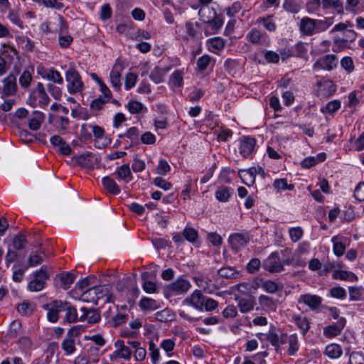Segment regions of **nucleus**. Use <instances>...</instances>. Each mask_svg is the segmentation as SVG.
<instances>
[{
    "mask_svg": "<svg viewBox=\"0 0 364 364\" xmlns=\"http://www.w3.org/2000/svg\"><path fill=\"white\" fill-rule=\"evenodd\" d=\"M342 352L341 347L336 343L327 346L325 349V354L333 359L339 358L342 355Z\"/></svg>",
    "mask_w": 364,
    "mask_h": 364,
    "instance_id": "obj_37",
    "label": "nucleus"
},
{
    "mask_svg": "<svg viewBox=\"0 0 364 364\" xmlns=\"http://www.w3.org/2000/svg\"><path fill=\"white\" fill-rule=\"evenodd\" d=\"M49 102L50 98L41 82L37 84L36 87L32 91L27 101L28 104L32 107H36L38 105L41 107H45Z\"/></svg>",
    "mask_w": 364,
    "mask_h": 364,
    "instance_id": "obj_1",
    "label": "nucleus"
},
{
    "mask_svg": "<svg viewBox=\"0 0 364 364\" xmlns=\"http://www.w3.org/2000/svg\"><path fill=\"white\" fill-rule=\"evenodd\" d=\"M345 324V318H340L336 324L330 325L323 328V335L326 338L336 336L341 333Z\"/></svg>",
    "mask_w": 364,
    "mask_h": 364,
    "instance_id": "obj_15",
    "label": "nucleus"
},
{
    "mask_svg": "<svg viewBox=\"0 0 364 364\" xmlns=\"http://www.w3.org/2000/svg\"><path fill=\"white\" fill-rule=\"evenodd\" d=\"M103 187L111 194L118 195L120 193V188L110 176L103 177L102 179Z\"/></svg>",
    "mask_w": 364,
    "mask_h": 364,
    "instance_id": "obj_21",
    "label": "nucleus"
},
{
    "mask_svg": "<svg viewBox=\"0 0 364 364\" xmlns=\"http://www.w3.org/2000/svg\"><path fill=\"white\" fill-rule=\"evenodd\" d=\"M63 308H62V311H65L64 321L68 322L69 323H72L77 321V313L75 307L72 306L70 303L67 301H63Z\"/></svg>",
    "mask_w": 364,
    "mask_h": 364,
    "instance_id": "obj_19",
    "label": "nucleus"
},
{
    "mask_svg": "<svg viewBox=\"0 0 364 364\" xmlns=\"http://www.w3.org/2000/svg\"><path fill=\"white\" fill-rule=\"evenodd\" d=\"M258 299L259 303L262 308L273 311H276L277 308V304L273 298L266 295H260Z\"/></svg>",
    "mask_w": 364,
    "mask_h": 364,
    "instance_id": "obj_29",
    "label": "nucleus"
},
{
    "mask_svg": "<svg viewBox=\"0 0 364 364\" xmlns=\"http://www.w3.org/2000/svg\"><path fill=\"white\" fill-rule=\"evenodd\" d=\"M27 243V240L24 235L18 233L14 236L12 239V245L15 250H23Z\"/></svg>",
    "mask_w": 364,
    "mask_h": 364,
    "instance_id": "obj_43",
    "label": "nucleus"
},
{
    "mask_svg": "<svg viewBox=\"0 0 364 364\" xmlns=\"http://www.w3.org/2000/svg\"><path fill=\"white\" fill-rule=\"evenodd\" d=\"M261 287L267 292L274 294L277 292L282 287L279 286V283L273 280H265L263 281Z\"/></svg>",
    "mask_w": 364,
    "mask_h": 364,
    "instance_id": "obj_45",
    "label": "nucleus"
},
{
    "mask_svg": "<svg viewBox=\"0 0 364 364\" xmlns=\"http://www.w3.org/2000/svg\"><path fill=\"white\" fill-rule=\"evenodd\" d=\"M218 274L223 278L232 279L240 276V272L232 267H224L218 270Z\"/></svg>",
    "mask_w": 364,
    "mask_h": 364,
    "instance_id": "obj_44",
    "label": "nucleus"
},
{
    "mask_svg": "<svg viewBox=\"0 0 364 364\" xmlns=\"http://www.w3.org/2000/svg\"><path fill=\"white\" fill-rule=\"evenodd\" d=\"M63 301L54 300L43 305V309L47 311V318L50 322L56 323L59 318V313L63 311Z\"/></svg>",
    "mask_w": 364,
    "mask_h": 364,
    "instance_id": "obj_5",
    "label": "nucleus"
},
{
    "mask_svg": "<svg viewBox=\"0 0 364 364\" xmlns=\"http://www.w3.org/2000/svg\"><path fill=\"white\" fill-rule=\"evenodd\" d=\"M129 318L128 309L126 305L120 307L119 311L112 318L110 323L113 327H117L124 323Z\"/></svg>",
    "mask_w": 364,
    "mask_h": 364,
    "instance_id": "obj_18",
    "label": "nucleus"
},
{
    "mask_svg": "<svg viewBox=\"0 0 364 364\" xmlns=\"http://www.w3.org/2000/svg\"><path fill=\"white\" fill-rule=\"evenodd\" d=\"M206 24L213 31V33H215L222 27L223 21L216 14L215 17L212 18L210 21L207 22Z\"/></svg>",
    "mask_w": 364,
    "mask_h": 364,
    "instance_id": "obj_59",
    "label": "nucleus"
},
{
    "mask_svg": "<svg viewBox=\"0 0 364 364\" xmlns=\"http://www.w3.org/2000/svg\"><path fill=\"white\" fill-rule=\"evenodd\" d=\"M261 266L260 260L257 258L252 259L247 265V270L251 274H255L258 272Z\"/></svg>",
    "mask_w": 364,
    "mask_h": 364,
    "instance_id": "obj_62",
    "label": "nucleus"
},
{
    "mask_svg": "<svg viewBox=\"0 0 364 364\" xmlns=\"http://www.w3.org/2000/svg\"><path fill=\"white\" fill-rule=\"evenodd\" d=\"M266 34L260 31L252 28L247 34L249 41L254 44H261L264 41Z\"/></svg>",
    "mask_w": 364,
    "mask_h": 364,
    "instance_id": "obj_31",
    "label": "nucleus"
},
{
    "mask_svg": "<svg viewBox=\"0 0 364 364\" xmlns=\"http://www.w3.org/2000/svg\"><path fill=\"white\" fill-rule=\"evenodd\" d=\"M168 69H163L159 67H156L153 69L150 74V79L153 80L156 84H159L164 80V77Z\"/></svg>",
    "mask_w": 364,
    "mask_h": 364,
    "instance_id": "obj_40",
    "label": "nucleus"
},
{
    "mask_svg": "<svg viewBox=\"0 0 364 364\" xmlns=\"http://www.w3.org/2000/svg\"><path fill=\"white\" fill-rule=\"evenodd\" d=\"M316 33L326 31L334 23V17H326L323 19H316Z\"/></svg>",
    "mask_w": 364,
    "mask_h": 364,
    "instance_id": "obj_34",
    "label": "nucleus"
},
{
    "mask_svg": "<svg viewBox=\"0 0 364 364\" xmlns=\"http://www.w3.org/2000/svg\"><path fill=\"white\" fill-rule=\"evenodd\" d=\"M354 196L358 201H364V182L358 183L356 186Z\"/></svg>",
    "mask_w": 364,
    "mask_h": 364,
    "instance_id": "obj_64",
    "label": "nucleus"
},
{
    "mask_svg": "<svg viewBox=\"0 0 364 364\" xmlns=\"http://www.w3.org/2000/svg\"><path fill=\"white\" fill-rule=\"evenodd\" d=\"M333 277L335 279L355 281L358 279L357 276L352 272L346 270H336L333 274Z\"/></svg>",
    "mask_w": 364,
    "mask_h": 364,
    "instance_id": "obj_35",
    "label": "nucleus"
},
{
    "mask_svg": "<svg viewBox=\"0 0 364 364\" xmlns=\"http://www.w3.org/2000/svg\"><path fill=\"white\" fill-rule=\"evenodd\" d=\"M198 15L200 20L206 23L210 21L212 18L215 17L216 12L214 9L208 6H203L198 11Z\"/></svg>",
    "mask_w": 364,
    "mask_h": 364,
    "instance_id": "obj_24",
    "label": "nucleus"
},
{
    "mask_svg": "<svg viewBox=\"0 0 364 364\" xmlns=\"http://www.w3.org/2000/svg\"><path fill=\"white\" fill-rule=\"evenodd\" d=\"M289 264L287 262L282 263L279 255L277 252H274L263 261L262 266L267 271L274 273L279 272L284 269L283 264Z\"/></svg>",
    "mask_w": 364,
    "mask_h": 364,
    "instance_id": "obj_4",
    "label": "nucleus"
},
{
    "mask_svg": "<svg viewBox=\"0 0 364 364\" xmlns=\"http://www.w3.org/2000/svg\"><path fill=\"white\" fill-rule=\"evenodd\" d=\"M49 278L48 273L41 269L34 274V279L31 280L28 285V288L31 291H39L42 290L46 284V280Z\"/></svg>",
    "mask_w": 364,
    "mask_h": 364,
    "instance_id": "obj_6",
    "label": "nucleus"
},
{
    "mask_svg": "<svg viewBox=\"0 0 364 364\" xmlns=\"http://www.w3.org/2000/svg\"><path fill=\"white\" fill-rule=\"evenodd\" d=\"M239 176L242 182L248 186H252L255 182L256 170L255 167H251L248 169L240 170Z\"/></svg>",
    "mask_w": 364,
    "mask_h": 364,
    "instance_id": "obj_17",
    "label": "nucleus"
},
{
    "mask_svg": "<svg viewBox=\"0 0 364 364\" xmlns=\"http://www.w3.org/2000/svg\"><path fill=\"white\" fill-rule=\"evenodd\" d=\"M293 321L297 327L301 331L302 334L306 335L310 328L309 320L306 316L295 315L293 316Z\"/></svg>",
    "mask_w": 364,
    "mask_h": 364,
    "instance_id": "obj_27",
    "label": "nucleus"
},
{
    "mask_svg": "<svg viewBox=\"0 0 364 364\" xmlns=\"http://www.w3.org/2000/svg\"><path fill=\"white\" fill-rule=\"evenodd\" d=\"M230 188L226 186H220L215 192V197L220 202H227L231 195Z\"/></svg>",
    "mask_w": 364,
    "mask_h": 364,
    "instance_id": "obj_41",
    "label": "nucleus"
},
{
    "mask_svg": "<svg viewBox=\"0 0 364 364\" xmlns=\"http://www.w3.org/2000/svg\"><path fill=\"white\" fill-rule=\"evenodd\" d=\"M32 80V75L28 70H24L19 77L20 85L23 88L29 87Z\"/></svg>",
    "mask_w": 364,
    "mask_h": 364,
    "instance_id": "obj_57",
    "label": "nucleus"
},
{
    "mask_svg": "<svg viewBox=\"0 0 364 364\" xmlns=\"http://www.w3.org/2000/svg\"><path fill=\"white\" fill-rule=\"evenodd\" d=\"M61 285L64 289L70 288V285L74 282L75 276L70 272L63 273L60 276Z\"/></svg>",
    "mask_w": 364,
    "mask_h": 364,
    "instance_id": "obj_48",
    "label": "nucleus"
},
{
    "mask_svg": "<svg viewBox=\"0 0 364 364\" xmlns=\"http://www.w3.org/2000/svg\"><path fill=\"white\" fill-rule=\"evenodd\" d=\"M322 6L324 9H333L339 14H343V6L340 0H322Z\"/></svg>",
    "mask_w": 364,
    "mask_h": 364,
    "instance_id": "obj_36",
    "label": "nucleus"
},
{
    "mask_svg": "<svg viewBox=\"0 0 364 364\" xmlns=\"http://www.w3.org/2000/svg\"><path fill=\"white\" fill-rule=\"evenodd\" d=\"M139 306L143 311H154L161 307L159 302L149 297H142Z\"/></svg>",
    "mask_w": 364,
    "mask_h": 364,
    "instance_id": "obj_20",
    "label": "nucleus"
},
{
    "mask_svg": "<svg viewBox=\"0 0 364 364\" xmlns=\"http://www.w3.org/2000/svg\"><path fill=\"white\" fill-rule=\"evenodd\" d=\"M127 107L132 114L140 113L144 108V105L138 101H130Z\"/></svg>",
    "mask_w": 364,
    "mask_h": 364,
    "instance_id": "obj_56",
    "label": "nucleus"
},
{
    "mask_svg": "<svg viewBox=\"0 0 364 364\" xmlns=\"http://www.w3.org/2000/svg\"><path fill=\"white\" fill-rule=\"evenodd\" d=\"M250 241L248 233H234L229 237V242L232 247L238 250L245 246Z\"/></svg>",
    "mask_w": 364,
    "mask_h": 364,
    "instance_id": "obj_14",
    "label": "nucleus"
},
{
    "mask_svg": "<svg viewBox=\"0 0 364 364\" xmlns=\"http://www.w3.org/2000/svg\"><path fill=\"white\" fill-rule=\"evenodd\" d=\"M255 303L253 297L241 298L238 300L237 306L242 313H247L253 309Z\"/></svg>",
    "mask_w": 364,
    "mask_h": 364,
    "instance_id": "obj_28",
    "label": "nucleus"
},
{
    "mask_svg": "<svg viewBox=\"0 0 364 364\" xmlns=\"http://www.w3.org/2000/svg\"><path fill=\"white\" fill-rule=\"evenodd\" d=\"M81 311L83 314L80 316V320L87 318L88 323H96L100 320V314L94 309H87L86 308H82Z\"/></svg>",
    "mask_w": 364,
    "mask_h": 364,
    "instance_id": "obj_26",
    "label": "nucleus"
},
{
    "mask_svg": "<svg viewBox=\"0 0 364 364\" xmlns=\"http://www.w3.org/2000/svg\"><path fill=\"white\" fill-rule=\"evenodd\" d=\"M120 77V70L117 69V65H114L110 72V82L113 88L117 91L121 89Z\"/></svg>",
    "mask_w": 364,
    "mask_h": 364,
    "instance_id": "obj_33",
    "label": "nucleus"
},
{
    "mask_svg": "<svg viewBox=\"0 0 364 364\" xmlns=\"http://www.w3.org/2000/svg\"><path fill=\"white\" fill-rule=\"evenodd\" d=\"M185 239L191 242H194L198 238V232L193 228H186L183 231Z\"/></svg>",
    "mask_w": 364,
    "mask_h": 364,
    "instance_id": "obj_54",
    "label": "nucleus"
},
{
    "mask_svg": "<svg viewBox=\"0 0 364 364\" xmlns=\"http://www.w3.org/2000/svg\"><path fill=\"white\" fill-rule=\"evenodd\" d=\"M240 153L244 158L250 157L254 151L256 140L250 136H242L240 141Z\"/></svg>",
    "mask_w": 364,
    "mask_h": 364,
    "instance_id": "obj_10",
    "label": "nucleus"
},
{
    "mask_svg": "<svg viewBox=\"0 0 364 364\" xmlns=\"http://www.w3.org/2000/svg\"><path fill=\"white\" fill-rule=\"evenodd\" d=\"M205 296L200 290H195L183 303L194 307L198 311L203 310Z\"/></svg>",
    "mask_w": 364,
    "mask_h": 364,
    "instance_id": "obj_11",
    "label": "nucleus"
},
{
    "mask_svg": "<svg viewBox=\"0 0 364 364\" xmlns=\"http://www.w3.org/2000/svg\"><path fill=\"white\" fill-rule=\"evenodd\" d=\"M74 329L71 328L62 342L61 347L66 355H71L75 351V343L73 337Z\"/></svg>",
    "mask_w": 364,
    "mask_h": 364,
    "instance_id": "obj_16",
    "label": "nucleus"
},
{
    "mask_svg": "<svg viewBox=\"0 0 364 364\" xmlns=\"http://www.w3.org/2000/svg\"><path fill=\"white\" fill-rule=\"evenodd\" d=\"M44 119V115L42 112H34L33 117L28 121L30 129L36 131L41 127V123Z\"/></svg>",
    "mask_w": 364,
    "mask_h": 364,
    "instance_id": "obj_32",
    "label": "nucleus"
},
{
    "mask_svg": "<svg viewBox=\"0 0 364 364\" xmlns=\"http://www.w3.org/2000/svg\"><path fill=\"white\" fill-rule=\"evenodd\" d=\"M346 39H341L340 38L334 39L335 44H339L344 42H352L355 40L357 37L356 33L352 29V28H349L346 30V31L343 33Z\"/></svg>",
    "mask_w": 364,
    "mask_h": 364,
    "instance_id": "obj_50",
    "label": "nucleus"
},
{
    "mask_svg": "<svg viewBox=\"0 0 364 364\" xmlns=\"http://www.w3.org/2000/svg\"><path fill=\"white\" fill-rule=\"evenodd\" d=\"M195 280L197 285L202 288L205 292L208 294L213 293V290L210 289L211 280L209 278L200 276L195 277Z\"/></svg>",
    "mask_w": 364,
    "mask_h": 364,
    "instance_id": "obj_46",
    "label": "nucleus"
},
{
    "mask_svg": "<svg viewBox=\"0 0 364 364\" xmlns=\"http://www.w3.org/2000/svg\"><path fill=\"white\" fill-rule=\"evenodd\" d=\"M316 19L304 17L300 21L299 29L303 35L311 36L316 33Z\"/></svg>",
    "mask_w": 364,
    "mask_h": 364,
    "instance_id": "obj_13",
    "label": "nucleus"
},
{
    "mask_svg": "<svg viewBox=\"0 0 364 364\" xmlns=\"http://www.w3.org/2000/svg\"><path fill=\"white\" fill-rule=\"evenodd\" d=\"M171 83L177 87H179L183 84V75L182 73L179 70L175 71L171 75L170 78Z\"/></svg>",
    "mask_w": 364,
    "mask_h": 364,
    "instance_id": "obj_61",
    "label": "nucleus"
},
{
    "mask_svg": "<svg viewBox=\"0 0 364 364\" xmlns=\"http://www.w3.org/2000/svg\"><path fill=\"white\" fill-rule=\"evenodd\" d=\"M273 186L278 191L294 189V185L288 184L286 178L276 179L273 183Z\"/></svg>",
    "mask_w": 364,
    "mask_h": 364,
    "instance_id": "obj_49",
    "label": "nucleus"
},
{
    "mask_svg": "<svg viewBox=\"0 0 364 364\" xmlns=\"http://www.w3.org/2000/svg\"><path fill=\"white\" fill-rule=\"evenodd\" d=\"M17 310L18 313L23 316H29L33 313L34 309L31 303L23 301L18 306Z\"/></svg>",
    "mask_w": 364,
    "mask_h": 364,
    "instance_id": "obj_52",
    "label": "nucleus"
},
{
    "mask_svg": "<svg viewBox=\"0 0 364 364\" xmlns=\"http://www.w3.org/2000/svg\"><path fill=\"white\" fill-rule=\"evenodd\" d=\"M319 84L321 87V92H323L324 96H330L336 90V87L331 80H325Z\"/></svg>",
    "mask_w": 364,
    "mask_h": 364,
    "instance_id": "obj_38",
    "label": "nucleus"
},
{
    "mask_svg": "<svg viewBox=\"0 0 364 364\" xmlns=\"http://www.w3.org/2000/svg\"><path fill=\"white\" fill-rule=\"evenodd\" d=\"M289 347L287 350V354L289 355H294L299 348V343L296 334H291L289 336L288 341Z\"/></svg>",
    "mask_w": 364,
    "mask_h": 364,
    "instance_id": "obj_42",
    "label": "nucleus"
},
{
    "mask_svg": "<svg viewBox=\"0 0 364 364\" xmlns=\"http://www.w3.org/2000/svg\"><path fill=\"white\" fill-rule=\"evenodd\" d=\"M190 287L191 284L188 280L179 277L175 282L168 284L164 291L167 296H176L186 293Z\"/></svg>",
    "mask_w": 364,
    "mask_h": 364,
    "instance_id": "obj_3",
    "label": "nucleus"
},
{
    "mask_svg": "<svg viewBox=\"0 0 364 364\" xmlns=\"http://www.w3.org/2000/svg\"><path fill=\"white\" fill-rule=\"evenodd\" d=\"M17 91V84L16 76L10 73L3 80V88L1 92V98L13 96Z\"/></svg>",
    "mask_w": 364,
    "mask_h": 364,
    "instance_id": "obj_8",
    "label": "nucleus"
},
{
    "mask_svg": "<svg viewBox=\"0 0 364 364\" xmlns=\"http://www.w3.org/2000/svg\"><path fill=\"white\" fill-rule=\"evenodd\" d=\"M96 279L95 276H88L83 279H81L76 284V288L82 291V292L85 291V289L90 288L91 284L94 282V281Z\"/></svg>",
    "mask_w": 364,
    "mask_h": 364,
    "instance_id": "obj_51",
    "label": "nucleus"
},
{
    "mask_svg": "<svg viewBox=\"0 0 364 364\" xmlns=\"http://www.w3.org/2000/svg\"><path fill=\"white\" fill-rule=\"evenodd\" d=\"M349 364H364V355L360 352H352L350 355Z\"/></svg>",
    "mask_w": 364,
    "mask_h": 364,
    "instance_id": "obj_63",
    "label": "nucleus"
},
{
    "mask_svg": "<svg viewBox=\"0 0 364 364\" xmlns=\"http://www.w3.org/2000/svg\"><path fill=\"white\" fill-rule=\"evenodd\" d=\"M96 296L98 297V301L103 300L104 302L112 301V294H109V287L105 285L95 286Z\"/></svg>",
    "mask_w": 364,
    "mask_h": 364,
    "instance_id": "obj_30",
    "label": "nucleus"
},
{
    "mask_svg": "<svg viewBox=\"0 0 364 364\" xmlns=\"http://www.w3.org/2000/svg\"><path fill=\"white\" fill-rule=\"evenodd\" d=\"M208 50L214 53L223 50L225 47V41L220 37H214L207 41Z\"/></svg>",
    "mask_w": 364,
    "mask_h": 364,
    "instance_id": "obj_22",
    "label": "nucleus"
},
{
    "mask_svg": "<svg viewBox=\"0 0 364 364\" xmlns=\"http://www.w3.org/2000/svg\"><path fill=\"white\" fill-rule=\"evenodd\" d=\"M115 346L117 347V349L115 350L109 356V358L112 361H115L119 358H122L126 360H130L132 350L129 347L124 345L123 341H117L115 343Z\"/></svg>",
    "mask_w": 364,
    "mask_h": 364,
    "instance_id": "obj_9",
    "label": "nucleus"
},
{
    "mask_svg": "<svg viewBox=\"0 0 364 364\" xmlns=\"http://www.w3.org/2000/svg\"><path fill=\"white\" fill-rule=\"evenodd\" d=\"M211 61V57L208 55H203L199 59L197 62V66L198 70L200 71H203L207 69L208 66L210 63Z\"/></svg>",
    "mask_w": 364,
    "mask_h": 364,
    "instance_id": "obj_60",
    "label": "nucleus"
},
{
    "mask_svg": "<svg viewBox=\"0 0 364 364\" xmlns=\"http://www.w3.org/2000/svg\"><path fill=\"white\" fill-rule=\"evenodd\" d=\"M257 23L262 24L263 26L269 32H273L276 30V23L272 21V16H267L259 17L257 20Z\"/></svg>",
    "mask_w": 364,
    "mask_h": 364,
    "instance_id": "obj_39",
    "label": "nucleus"
},
{
    "mask_svg": "<svg viewBox=\"0 0 364 364\" xmlns=\"http://www.w3.org/2000/svg\"><path fill=\"white\" fill-rule=\"evenodd\" d=\"M118 179L128 183L132 179V174L129 164H123L120 166L114 173Z\"/></svg>",
    "mask_w": 364,
    "mask_h": 364,
    "instance_id": "obj_23",
    "label": "nucleus"
},
{
    "mask_svg": "<svg viewBox=\"0 0 364 364\" xmlns=\"http://www.w3.org/2000/svg\"><path fill=\"white\" fill-rule=\"evenodd\" d=\"M299 304H304L308 306L311 310H317L322 304V299L318 295L310 294H301L298 299Z\"/></svg>",
    "mask_w": 364,
    "mask_h": 364,
    "instance_id": "obj_12",
    "label": "nucleus"
},
{
    "mask_svg": "<svg viewBox=\"0 0 364 364\" xmlns=\"http://www.w3.org/2000/svg\"><path fill=\"white\" fill-rule=\"evenodd\" d=\"M353 27V23L348 21L346 22H340L333 27L330 31V33H333L334 32H343L344 33L348 28Z\"/></svg>",
    "mask_w": 364,
    "mask_h": 364,
    "instance_id": "obj_55",
    "label": "nucleus"
},
{
    "mask_svg": "<svg viewBox=\"0 0 364 364\" xmlns=\"http://www.w3.org/2000/svg\"><path fill=\"white\" fill-rule=\"evenodd\" d=\"M341 108V102L338 100H332L328 102L325 107H321L322 113L333 114Z\"/></svg>",
    "mask_w": 364,
    "mask_h": 364,
    "instance_id": "obj_47",
    "label": "nucleus"
},
{
    "mask_svg": "<svg viewBox=\"0 0 364 364\" xmlns=\"http://www.w3.org/2000/svg\"><path fill=\"white\" fill-rule=\"evenodd\" d=\"M338 65V59L335 55H326L318 59L313 65L315 70L321 69L332 70Z\"/></svg>",
    "mask_w": 364,
    "mask_h": 364,
    "instance_id": "obj_7",
    "label": "nucleus"
},
{
    "mask_svg": "<svg viewBox=\"0 0 364 364\" xmlns=\"http://www.w3.org/2000/svg\"><path fill=\"white\" fill-rule=\"evenodd\" d=\"M48 80L58 84H63V79L60 73L55 70L50 69L46 73Z\"/></svg>",
    "mask_w": 364,
    "mask_h": 364,
    "instance_id": "obj_53",
    "label": "nucleus"
},
{
    "mask_svg": "<svg viewBox=\"0 0 364 364\" xmlns=\"http://www.w3.org/2000/svg\"><path fill=\"white\" fill-rule=\"evenodd\" d=\"M65 80L68 82V91L70 94H76L82 90L84 83L80 73L73 67H70L65 73Z\"/></svg>",
    "mask_w": 364,
    "mask_h": 364,
    "instance_id": "obj_2",
    "label": "nucleus"
},
{
    "mask_svg": "<svg viewBox=\"0 0 364 364\" xmlns=\"http://www.w3.org/2000/svg\"><path fill=\"white\" fill-rule=\"evenodd\" d=\"M80 299L85 302L94 303L95 305H98V297L96 296L95 287L85 290L82 293Z\"/></svg>",
    "mask_w": 364,
    "mask_h": 364,
    "instance_id": "obj_25",
    "label": "nucleus"
},
{
    "mask_svg": "<svg viewBox=\"0 0 364 364\" xmlns=\"http://www.w3.org/2000/svg\"><path fill=\"white\" fill-rule=\"evenodd\" d=\"M137 75L133 73H129L126 75L124 87L125 90H129L133 87L136 82Z\"/></svg>",
    "mask_w": 364,
    "mask_h": 364,
    "instance_id": "obj_58",
    "label": "nucleus"
}]
</instances>
